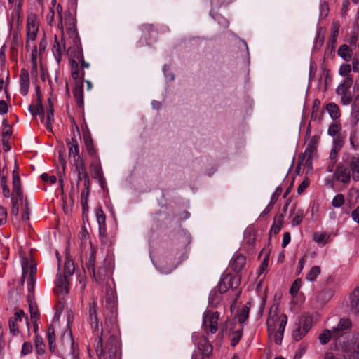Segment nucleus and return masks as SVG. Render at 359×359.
I'll return each mask as SVG.
<instances>
[{"instance_id": "13d9d810", "label": "nucleus", "mask_w": 359, "mask_h": 359, "mask_svg": "<svg viewBox=\"0 0 359 359\" xmlns=\"http://www.w3.org/2000/svg\"><path fill=\"white\" fill-rule=\"evenodd\" d=\"M41 179L50 184H55L57 181V178L55 175H49L47 173H43L41 175Z\"/></svg>"}, {"instance_id": "cd10ccee", "label": "nucleus", "mask_w": 359, "mask_h": 359, "mask_svg": "<svg viewBox=\"0 0 359 359\" xmlns=\"http://www.w3.org/2000/svg\"><path fill=\"white\" fill-rule=\"evenodd\" d=\"M337 53L339 57L343 58L345 61H350L352 57V50L346 44H343L339 46Z\"/></svg>"}, {"instance_id": "c85d7f7f", "label": "nucleus", "mask_w": 359, "mask_h": 359, "mask_svg": "<svg viewBox=\"0 0 359 359\" xmlns=\"http://www.w3.org/2000/svg\"><path fill=\"white\" fill-rule=\"evenodd\" d=\"M54 122V114L53 106L50 104L46 111V118H44V125L47 130L52 131V126Z\"/></svg>"}, {"instance_id": "3c124183", "label": "nucleus", "mask_w": 359, "mask_h": 359, "mask_svg": "<svg viewBox=\"0 0 359 359\" xmlns=\"http://www.w3.org/2000/svg\"><path fill=\"white\" fill-rule=\"evenodd\" d=\"M351 72V65L347 64V63L341 64L339 67V74L341 76H344V77L350 76L348 74Z\"/></svg>"}, {"instance_id": "a18cd8bd", "label": "nucleus", "mask_w": 359, "mask_h": 359, "mask_svg": "<svg viewBox=\"0 0 359 359\" xmlns=\"http://www.w3.org/2000/svg\"><path fill=\"white\" fill-rule=\"evenodd\" d=\"M308 332L297 325V327L292 332V337L295 341H300Z\"/></svg>"}, {"instance_id": "412c9836", "label": "nucleus", "mask_w": 359, "mask_h": 359, "mask_svg": "<svg viewBox=\"0 0 359 359\" xmlns=\"http://www.w3.org/2000/svg\"><path fill=\"white\" fill-rule=\"evenodd\" d=\"M65 50V44L60 43L57 38L55 36L54 45L53 47V53L57 60V62H60L61 60L62 55Z\"/></svg>"}, {"instance_id": "603ef678", "label": "nucleus", "mask_w": 359, "mask_h": 359, "mask_svg": "<svg viewBox=\"0 0 359 359\" xmlns=\"http://www.w3.org/2000/svg\"><path fill=\"white\" fill-rule=\"evenodd\" d=\"M47 336H48V340L50 348L52 349L53 348L55 347L54 342H55V330L52 326L49 327V328L48 329Z\"/></svg>"}, {"instance_id": "c756f323", "label": "nucleus", "mask_w": 359, "mask_h": 359, "mask_svg": "<svg viewBox=\"0 0 359 359\" xmlns=\"http://www.w3.org/2000/svg\"><path fill=\"white\" fill-rule=\"evenodd\" d=\"M330 238V235L325 232H315L313 235V239L320 246H324Z\"/></svg>"}, {"instance_id": "72a5a7b5", "label": "nucleus", "mask_w": 359, "mask_h": 359, "mask_svg": "<svg viewBox=\"0 0 359 359\" xmlns=\"http://www.w3.org/2000/svg\"><path fill=\"white\" fill-rule=\"evenodd\" d=\"M326 109L332 119H337L340 116L339 107L334 103H330L326 106Z\"/></svg>"}, {"instance_id": "ddd939ff", "label": "nucleus", "mask_w": 359, "mask_h": 359, "mask_svg": "<svg viewBox=\"0 0 359 359\" xmlns=\"http://www.w3.org/2000/svg\"><path fill=\"white\" fill-rule=\"evenodd\" d=\"M334 175L336 179L344 184H348L351 180V170L344 165H339Z\"/></svg>"}, {"instance_id": "9d476101", "label": "nucleus", "mask_w": 359, "mask_h": 359, "mask_svg": "<svg viewBox=\"0 0 359 359\" xmlns=\"http://www.w3.org/2000/svg\"><path fill=\"white\" fill-rule=\"evenodd\" d=\"M343 351L348 359H359V340L348 341Z\"/></svg>"}, {"instance_id": "09e8293b", "label": "nucleus", "mask_w": 359, "mask_h": 359, "mask_svg": "<svg viewBox=\"0 0 359 359\" xmlns=\"http://www.w3.org/2000/svg\"><path fill=\"white\" fill-rule=\"evenodd\" d=\"M244 238L249 244H253L255 240V233L252 229H248L244 233Z\"/></svg>"}, {"instance_id": "f3484780", "label": "nucleus", "mask_w": 359, "mask_h": 359, "mask_svg": "<svg viewBox=\"0 0 359 359\" xmlns=\"http://www.w3.org/2000/svg\"><path fill=\"white\" fill-rule=\"evenodd\" d=\"M353 83V79L352 76H347L345 79H344L339 85L337 86L336 89V93L337 95H344L345 93H351L350 88L352 86Z\"/></svg>"}, {"instance_id": "4c0bfd02", "label": "nucleus", "mask_w": 359, "mask_h": 359, "mask_svg": "<svg viewBox=\"0 0 359 359\" xmlns=\"http://www.w3.org/2000/svg\"><path fill=\"white\" fill-rule=\"evenodd\" d=\"M75 267L74 264L72 259H67L64 266V274L63 276L69 277L72 275L74 272Z\"/></svg>"}, {"instance_id": "de8ad7c7", "label": "nucleus", "mask_w": 359, "mask_h": 359, "mask_svg": "<svg viewBox=\"0 0 359 359\" xmlns=\"http://www.w3.org/2000/svg\"><path fill=\"white\" fill-rule=\"evenodd\" d=\"M304 217V211L302 210H298L292 219L291 224L293 226L299 225Z\"/></svg>"}, {"instance_id": "4468645a", "label": "nucleus", "mask_w": 359, "mask_h": 359, "mask_svg": "<svg viewBox=\"0 0 359 359\" xmlns=\"http://www.w3.org/2000/svg\"><path fill=\"white\" fill-rule=\"evenodd\" d=\"M245 257L242 254L236 253L230 262V266L233 271L239 272L245 266Z\"/></svg>"}, {"instance_id": "2eb2a0df", "label": "nucleus", "mask_w": 359, "mask_h": 359, "mask_svg": "<svg viewBox=\"0 0 359 359\" xmlns=\"http://www.w3.org/2000/svg\"><path fill=\"white\" fill-rule=\"evenodd\" d=\"M67 146L69 149V159L76 161V158H79V142L76 137H72L67 141Z\"/></svg>"}, {"instance_id": "9b49d317", "label": "nucleus", "mask_w": 359, "mask_h": 359, "mask_svg": "<svg viewBox=\"0 0 359 359\" xmlns=\"http://www.w3.org/2000/svg\"><path fill=\"white\" fill-rule=\"evenodd\" d=\"M55 292L57 295H65L69 292L68 277L58 274L55 280Z\"/></svg>"}, {"instance_id": "e2e57ef3", "label": "nucleus", "mask_w": 359, "mask_h": 359, "mask_svg": "<svg viewBox=\"0 0 359 359\" xmlns=\"http://www.w3.org/2000/svg\"><path fill=\"white\" fill-rule=\"evenodd\" d=\"M32 351V345L30 343L25 342L22 347V354L27 355Z\"/></svg>"}, {"instance_id": "58836bf2", "label": "nucleus", "mask_w": 359, "mask_h": 359, "mask_svg": "<svg viewBox=\"0 0 359 359\" xmlns=\"http://www.w3.org/2000/svg\"><path fill=\"white\" fill-rule=\"evenodd\" d=\"M331 337H337V336H334L333 330L330 331V330H325L319 335V341L322 344H326Z\"/></svg>"}, {"instance_id": "680f3d73", "label": "nucleus", "mask_w": 359, "mask_h": 359, "mask_svg": "<svg viewBox=\"0 0 359 359\" xmlns=\"http://www.w3.org/2000/svg\"><path fill=\"white\" fill-rule=\"evenodd\" d=\"M300 289V283L299 280H296L292 285L291 287H290V293L292 296H295L299 290Z\"/></svg>"}, {"instance_id": "c03bdc74", "label": "nucleus", "mask_w": 359, "mask_h": 359, "mask_svg": "<svg viewBox=\"0 0 359 359\" xmlns=\"http://www.w3.org/2000/svg\"><path fill=\"white\" fill-rule=\"evenodd\" d=\"M250 308L245 305L238 314V320L240 323H244L248 318Z\"/></svg>"}, {"instance_id": "f257e3e1", "label": "nucleus", "mask_w": 359, "mask_h": 359, "mask_svg": "<svg viewBox=\"0 0 359 359\" xmlns=\"http://www.w3.org/2000/svg\"><path fill=\"white\" fill-rule=\"evenodd\" d=\"M287 318L284 313L278 311V306L273 305L269 311L266 320L268 332L270 337H273L275 343L280 345L282 342Z\"/></svg>"}, {"instance_id": "1a4fd4ad", "label": "nucleus", "mask_w": 359, "mask_h": 359, "mask_svg": "<svg viewBox=\"0 0 359 359\" xmlns=\"http://www.w3.org/2000/svg\"><path fill=\"white\" fill-rule=\"evenodd\" d=\"M23 321H25L27 327H28L29 323L27 318L25 316L23 311L19 310L16 311L14 316L9 320V329L11 332L13 334H17L19 332V323H23Z\"/></svg>"}, {"instance_id": "5fc2aeb1", "label": "nucleus", "mask_w": 359, "mask_h": 359, "mask_svg": "<svg viewBox=\"0 0 359 359\" xmlns=\"http://www.w3.org/2000/svg\"><path fill=\"white\" fill-rule=\"evenodd\" d=\"M74 163L77 172H86L84 161L81 157L76 158Z\"/></svg>"}, {"instance_id": "f03ea898", "label": "nucleus", "mask_w": 359, "mask_h": 359, "mask_svg": "<svg viewBox=\"0 0 359 359\" xmlns=\"http://www.w3.org/2000/svg\"><path fill=\"white\" fill-rule=\"evenodd\" d=\"M102 332L98 334V341L96 345V353L100 359H118L119 351L118 339L114 334L110 335L104 348L102 346Z\"/></svg>"}, {"instance_id": "a19ab883", "label": "nucleus", "mask_w": 359, "mask_h": 359, "mask_svg": "<svg viewBox=\"0 0 359 359\" xmlns=\"http://www.w3.org/2000/svg\"><path fill=\"white\" fill-rule=\"evenodd\" d=\"M220 292L217 293L216 291H211L209 296V302L212 306H217L221 301Z\"/></svg>"}, {"instance_id": "338daca9", "label": "nucleus", "mask_w": 359, "mask_h": 359, "mask_svg": "<svg viewBox=\"0 0 359 359\" xmlns=\"http://www.w3.org/2000/svg\"><path fill=\"white\" fill-rule=\"evenodd\" d=\"M291 236L289 232H285L283 237L282 247L285 248L290 242Z\"/></svg>"}, {"instance_id": "a211bd4d", "label": "nucleus", "mask_w": 359, "mask_h": 359, "mask_svg": "<svg viewBox=\"0 0 359 359\" xmlns=\"http://www.w3.org/2000/svg\"><path fill=\"white\" fill-rule=\"evenodd\" d=\"M351 323L348 318H341L338 323L337 327H333V334L334 336L339 337L342 334L344 330H346L351 327Z\"/></svg>"}, {"instance_id": "39448f33", "label": "nucleus", "mask_w": 359, "mask_h": 359, "mask_svg": "<svg viewBox=\"0 0 359 359\" xmlns=\"http://www.w3.org/2000/svg\"><path fill=\"white\" fill-rule=\"evenodd\" d=\"M97 222L99 225V239L101 243L106 246H110L114 243L112 236H109L107 232L106 216L101 208L95 211Z\"/></svg>"}, {"instance_id": "c9c22d12", "label": "nucleus", "mask_w": 359, "mask_h": 359, "mask_svg": "<svg viewBox=\"0 0 359 359\" xmlns=\"http://www.w3.org/2000/svg\"><path fill=\"white\" fill-rule=\"evenodd\" d=\"M320 273H321L320 267L318 266H314L310 269V271H309V273L306 275V278L309 281L313 282L316 280V278L320 274Z\"/></svg>"}, {"instance_id": "ea45409f", "label": "nucleus", "mask_w": 359, "mask_h": 359, "mask_svg": "<svg viewBox=\"0 0 359 359\" xmlns=\"http://www.w3.org/2000/svg\"><path fill=\"white\" fill-rule=\"evenodd\" d=\"M67 32L69 36L73 39L74 42L77 46V47L79 46L77 44L79 36L75 27V25L74 23L69 24V27H67Z\"/></svg>"}, {"instance_id": "864d4df0", "label": "nucleus", "mask_w": 359, "mask_h": 359, "mask_svg": "<svg viewBox=\"0 0 359 359\" xmlns=\"http://www.w3.org/2000/svg\"><path fill=\"white\" fill-rule=\"evenodd\" d=\"M78 52H77V55H76V58L78 59V60L81 63V66L84 68H88L90 67V64L86 62L85 60H84V58H83V50H82V48L80 47V46H78Z\"/></svg>"}, {"instance_id": "052dcab7", "label": "nucleus", "mask_w": 359, "mask_h": 359, "mask_svg": "<svg viewBox=\"0 0 359 359\" xmlns=\"http://www.w3.org/2000/svg\"><path fill=\"white\" fill-rule=\"evenodd\" d=\"M88 194L89 191L83 190L81 194V203L83 209L87 207Z\"/></svg>"}, {"instance_id": "4be33fe9", "label": "nucleus", "mask_w": 359, "mask_h": 359, "mask_svg": "<svg viewBox=\"0 0 359 359\" xmlns=\"http://www.w3.org/2000/svg\"><path fill=\"white\" fill-rule=\"evenodd\" d=\"M350 306L353 312L359 313V287L350 294Z\"/></svg>"}, {"instance_id": "774afa93", "label": "nucleus", "mask_w": 359, "mask_h": 359, "mask_svg": "<svg viewBox=\"0 0 359 359\" xmlns=\"http://www.w3.org/2000/svg\"><path fill=\"white\" fill-rule=\"evenodd\" d=\"M351 217L354 222L359 223V206L352 211Z\"/></svg>"}, {"instance_id": "69168bd1", "label": "nucleus", "mask_w": 359, "mask_h": 359, "mask_svg": "<svg viewBox=\"0 0 359 359\" xmlns=\"http://www.w3.org/2000/svg\"><path fill=\"white\" fill-rule=\"evenodd\" d=\"M12 134V130L8 125H6L2 131L3 139H8Z\"/></svg>"}, {"instance_id": "4d7b16f0", "label": "nucleus", "mask_w": 359, "mask_h": 359, "mask_svg": "<svg viewBox=\"0 0 359 359\" xmlns=\"http://www.w3.org/2000/svg\"><path fill=\"white\" fill-rule=\"evenodd\" d=\"M0 184L2 187L3 194L6 198H8L10 196V189L6 184V179L5 177H2L0 181Z\"/></svg>"}, {"instance_id": "dca6fc26", "label": "nucleus", "mask_w": 359, "mask_h": 359, "mask_svg": "<svg viewBox=\"0 0 359 359\" xmlns=\"http://www.w3.org/2000/svg\"><path fill=\"white\" fill-rule=\"evenodd\" d=\"M20 93L23 95H26L29 90V75L27 70L22 69L20 75Z\"/></svg>"}, {"instance_id": "49530a36", "label": "nucleus", "mask_w": 359, "mask_h": 359, "mask_svg": "<svg viewBox=\"0 0 359 359\" xmlns=\"http://www.w3.org/2000/svg\"><path fill=\"white\" fill-rule=\"evenodd\" d=\"M35 348L37 353L40 355L44 353L45 352V345L43 344V341L41 337L38 335L35 337Z\"/></svg>"}, {"instance_id": "7c9ffc66", "label": "nucleus", "mask_w": 359, "mask_h": 359, "mask_svg": "<svg viewBox=\"0 0 359 359\" xmlns=\"http://www.w3.org/2000/svg\"><path fill=\"white\" fill-rule=\"evenodd\" d=\"M284 221V216L283 214H280L278 215L272 224V226L270 230V233H273L274 234H278L283 226Z\"/></svg>"}, {"instance_id": "393cba45", "label": "nucleus", "mask_w": 359, "mask_h": 359, "mask_svg": "<svg viewBox=\"0 0 359 359\" xmlns=\"http://www.w3.org/2000/svg\"><path fill=\"white\" fill-rule=\"evenodd\" d=\"M339 23L337 21H334L332 22L331 29H330V35L329 38V43L331 44V46L334 47V45L337 42V39L339 34Z\"/></svg>"}, {"instance_id": "0eeeda50", "label": "nucleus", "mask_w": 359, "mask_h": 359, "mask_svg": "<svg viewBox=\"0 0 359 359\" xmlns=\"http://www.w3.org/2000/svg\"><path fill=\"white\" fill-rule=\"evenodd\" d=\"M239 284L238 278L230 273L223 274L218 285L220 294L225 293L229 289L236 288Z\"/></svg>"}, {"instance_id": "6e6552de", "label": "nucleus", "mask_w": 359, "mask_h": 359, "mask_svg": "<svg viewBox=\"0 0 359 359\" xmlns=\"http://www.w3.org/2000/svg\"><path fill=\"white\" fill-rule=\"evenodd\" d=\"M192 339L195 346L198 347L203 355L209 356L211 354L212 347L204 336L195 332L192 335Z\"/></svg>"}, {"instance_id": "f8f14e48", "label": "nucleus", "mask_w": 359, "mask_h": 359, "mask_svg": "<svg viewBox=\"0 0 359 359\" xmlns=\"http://www.w3.org/2000/svg\"><path fill=\"white\" fill-rule=\"evenodd\" d=\"M96 310H97V303L94 299H91L89 303L88 313H89V318H90V324H91V328L93 332H95V331L99 332L100 327V323H99L97 317Z\"/></svg>"}, {"instance_id": "423d86ee", "label": "nucleus", "mask_w": 359, "mask_h": 359, "mask_svg": "<svg viewBox=\"0 0 359 359\" xmlns=\"http://www.w3.org/2000/svg\"><path fill=\"white\" fill-rule=\"evenodd\" d=\"M219 313L211 310H207L203 315L202 328L207 334H215L218 329V320Z\"/></svg>"}, {"instance_id": "bf43d9fd", "label": "nucleus", "mask_w": 359, "mask_h": 359, "mask_svg": "<svg viewBox=\"0 0 359 359\" xmlns=\"http://www.w3.org/2000/svg\"><path fill=\"white\" fill-rule=\"evenodd\" d=\"M338 95L341 97V102L343 105H348L352 101L351 93H345Z\"/></svg>"}, {"instance_id": "a878e982", "label": "nucleus", "mask_w": 359, "mask_h": 359, "mask_svg": "<svg viewBox=\"0 0 359 359\" xmlns=\"http://www.w3.org/2000/svg\"><path fill=\"white\" fill-rule=\"evenodd\" d=\"M13 191L18 197L22 196L20 176L15 170L13 172Z\"/></svg>"}, {"instance_id": "79ce46f5", "label": "nucleus", "mask_w": 359, "mask_h": 359, "mask_svg": "<svg viewBox=\"0 0 359 359\" xmlns=\"http://www.w3.org/2000/svg\"><path fill=\"white\" fill-rule=\"evenodd\" d=\"M345 203V197L342 194H337L332 201V205L335 208H341Z\"/></svg>"}, {"instance_id": "0e129e2a", "label": "nucleus", "mask_w": 359, "mask_h": 359, "mask_svg": "<svg viewBox=\"0 0 359 359\" xmlns=\"http://www.w3.org/2000/svg\"><path fill=\"white\" fill-rule=\"evenodd\" d=\"M7 219V211L6 208L0 206V225L4 224Z\"/></svg>"}, {"instance_id": "2f4dec72", "label": "nucleus", "mask_w": 359, "mask_h": 359, "mask_svg": "<svg viewBox=\"0 0 359 359\" xmlns=\"http://www.w3.org/2000/svg\"><path fill=\"white\" fill-rule=\"evenodd\" d=\"M29 111L34 116L39 115L41 116V122L44 121V111L41 102H39L36 105H29Z\"/></svg>"}, {"instance_id": "8fccbe9b", "label": "nucleus", "mask_w": 359, "mask_h": 359, "mask_svg": "<svg viewBox=\"0 0 359 359\" xmlns=\"http://www.w3.org/2000/svg\"><path fill=\"white\" fill-rule=\"evenodd\" d=\"M86 149L89 155L95 156L96 154L95 149L93 147V141L90 137H84Z\"/></svg>"}, {"instance_id": "7ed1b4c3", "label": "nucleus", "mask_w": 359, "mask_h": 359, "mask_svg": "<svg viewBox=\"0 0 359 359\" xmlns=\"http://www.w3.org/2000/svg\"><path fill=\"white\" fill-rule=\"evenodd\" d=\"M39 30V22L37 17L34 15H29L27 17V49L31 50L32 60L36 57L37 49L34 44V41Z\"/></svg>"}, {"instance_id": "6ab92c4d", "label": "nucleus", "mask_w": 359, "mask_h": 359, "mask_svg": "<svg viewBox=\"0 0 359 359\" xmlns=\"http://www.w3.org/2000/svg\"><path fill=\"white\" fill-rule=\"evenodd\" d=\"M351 122L353 126L359 122V95L355 97L351 106Z\"/></svg>"}, {"instance_id": "6e6d98bb", "label": "nucleus", "mask_w": 359, "mask_h": 359, "mask_svg": "<svg viewBox=\"0 0 359 359\" xmlns=\"http://www.w3.org/2000/svg\"><path fill=\"white\" fill-rule=\"evenodd\" d=\"M341 129V126L339 124L337 123H333L329 126L328 128V134L332 137L336 136Z\"/></svg>"}, {"instance_id": "e433bc0d", "label": "nucleus", "mask_w": 359, "mask_h": 359, "mask_svg": "<svg viewBox=\"0 0 359 359\" xmlns=\"http://www.w3.org/2000/svg\"><path fill=\"white\" fill-rule=\"evenodd\" d=\"M91 175L93 177L101 180L102 178V168L98 163H92L90 167Z\"/></svg>"}, {"instance_id": "473e14b6", "label": "nucleus", "mask_w": 359, "mask_h": 359, "mask_svg": "<svg viewBox=\"0 0 359 359\" xmlns=\"http://www.w3.org/2000/svg\"><path fill=\"white\" fill-rule=\"evenodd\" d=\"M359 198V191L356 189H351L348 193L347 201L350 207L355 205Z\"/></svg>"}, {"instance_id": "bb28decb", "label": "nucleus", "mask_w": 359, "mask_h": 359, "mask_svg": "<svg viewBox=\"0 0 359 359\" xmlns=\"http://www.w3.org/2000/svg\"><path fill=\"white\" fill-rule=\"evenodd\" d=\"M71 72L72 76L74 79H78L79 82L83 83V79L84 77V72H80L79 67L76 61H71Z\"/></svg>"}, {"instance_id": "f704fd0d", "label": "nucleus", "mask_w": 359, "mask_h": 359, "mask_svg": "<svg viewBox=\"0 0 359 359\" xmlns=\"http://www.w3.org/2000/svg\"><path fill=\"white\" fill-rule=\"evenodd\" d=\"M350 142L352 148L355 150L359 149V130H353L350 134Z\"/></svg>"}, {"instance_id": "37998d69", "label": "nucleus", "mask_w": 359, "mask_h": 359, "mask_svg": "<svg viewBox=\"0 0 359 359\" xmlns=\"http://www.w3.org/2000/svg\"><path fill=\"white\" fill-rule=\"evenodd\" d=\"M95 251L94 249H93L91 248L90 254V256H89V258H88V262L86 264H87L88 270L92 271L93 273H95Z\"/></svg>"}, {"instance_id": "20e7f679", "label": "nucleus", "mask_w": 359, "mask_h": 359, "mask_svg": "<svg viewBox=\"0 0 359 359\" xmlns=\"http://www.w3.org/2000/svg\"><path fill=\"white\" fill-rule=\"evenodd\" d=\"M21 266L22 269V282H24L27 278L28 291L31 293L36 282V265L32 259L23 257L21 260Z\"/></svg>"}, {"instance_id": "aec40b11", "label": "nucleus", "mask_w": 359, "mask_h": 359, "mask_svg": "<svg viewBox=\"0 0 359 359\" xmlns=\"http://www.w3.org/2000/svg\"><path fill=\"white\" fill-rule=\"evenodd\" d=\"M74 97L76 100V104L79 107L81 108L83 106V83H77L73 90Z\"/></svg>"}, {"instance_id": "5701e85b", "label": "nucleus", "mask_w": 359, "mask_h": 359, "mask_svg": "<svg viewBox=\"0 0 359 359\" xmlns=\"http://www.w3.org/2000/svg\"><path fill=\"white\" fill-rule=\"evenodd\" d=\"M349 165L351 170L353 180L359 181V157H351Z\"/></svg>"}, {"instance_id": "b1692460", "label": "nucleus", "mask_w": 359, "mask_h": 359, "mask_svg": "<svg viewBox=\"0 0 359 359\" xmlns=\"http://www.w3.org/2000/svg\"><path fill=\"white\" fill-rule=\"evenodd\" d=\"M297 325L308 332L313 325L312 316L310 315L302 316L299 319Z\"/></svg>"}]
</instances>
